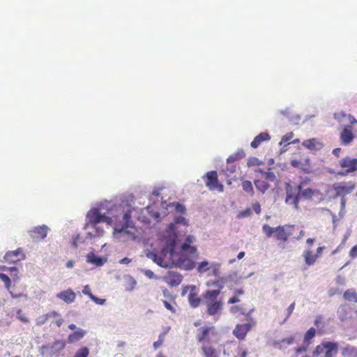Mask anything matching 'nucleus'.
<instances>
[{"mask_svg":"<svg viewBox=\"0 0 357 357\" xmlns=\"http://www.w3.org/2000/svg\"><path fill=\"white\" fill-rule=\"evenodd\" d=\"M301 198L303 197H301L300 193H297L296 195H294L291 204L294 206V208L296 209L298 208V204Z\"/></svg>","mask_w":357,"mask_h":357,"instance_id":"nucleus-48","label":"nucleus"},{"mask_svg":"<svg viewBox=\"0 0 357 357\" xmlns=\"http://www.w3.org/2000/svg\"><path fill=\"white\" fill-rule=\"evenodd\" d=\"M262 231L266 234V237L270 238L275 231V227H271L268 225L262 226Z\"/></svg>","mask_w":357,"mask_h":357,"instance_id":"nucleus-37","label":"nucleus"},{"mask_svg":"<svg viewBox=\"0 0 357 357\" xmlns=\"http://www.w3.org/2000/svg\"><path fill=\"white\" fill-rule=\"evenodd\" d=\"M202 349L204 357H218V351L215 348L204 345Z\"/></svg>","mask_w":357,"mask_h":357,"instance_id":"nucleus-30","label":"nucleus"},{"mask_svg":"<svg viewBox=\"0 0 357 357\" xmlns=\"http://www.w3.org/2000/svg\"><path fill=\"white\" fill-rule=\"evenodd\" d=\"M279 112L281 114L285 116L289 119V117L291 116V112L289 108H285L284 109H281Z\"/></svg>","mask_w":357,"mask_h":357,"instance_id":"nucleus-60","label":"nucleus"},{"mask_svg":"<svg viewBox=\"0 0 357 357\" xmlns=\"http://www.w3.org/2000/svg\"><path fill=\"white\" fill-rule=\"evenodd\" d=\"M342 168H347L350 173L357 171V158L345 157L340 161Z\"/></svg>","mask_w":357,"mask_h":357,"instance_id":"nucleus-12","label":"nucleus"},{"mask_svg":"<svg viewBox=\"0 0 357 357\" xmlns=\"http://www.w3.org/2000/svg\"><path fill=\"white\" fill-rule=\"evenodd\" d=\"M301 197L305 199H311L314 195V191L312 188L304 189L303 191L300 193Z\"/></svg>","mask_w":357,"mask_h":357,"instance_id":"nucleus-36","label":"nucleus"},{"mask_svg":"<svg viewBox=\"0 0 357 357\" xmlns=\"http://www.w3.org/2000/svg\"><path fill=\"white\" fill-rule=\"evenodd\" d=\"M51 317H56V312H50L47 314H43L41 316H39L36 319V323L38 326H41L46 323V321L50 319Z\"/></svg>","mask_w":357,"mask_h":357,"instance_id":"nucleus-28","label":"nucleus"},{"mask_svg":"<svg viewBox=\"0 0 357 357\" xmlns=\"http://www.w3.org/2000/svg\"><path fill=\"white\" fill-rule=\"evenodd\" d=\"M211 328L210 326H203L197 329V340L198 342H203L207 340Z\"/></svg>","mask_w":357,"mask_h":357,"instance_id":"nucleus-21","label":"nucleus"},{"mask_svg":"<svg viewBox=\"0 0 357 357\" xmlns=\"http://www.w3.org/2000/svg\"><path fill=\"white\" fill-rule=\"evenodd\" d=\"M167 236L165 241V249L171 251V257H176L178 255L177 252V248L178 245L179 240V231H169L167 229Z\"/></svg>","mask_w":357,"mask_h":357,"instance_id":"nucleus-4","label":"nucleus"},{"mask_svg":"<svg viewBox=\"0 0 357 357\" xmlns=\"http://www.w3.org/2000/svg\"><path fill=\"white\" fill-rule=\"evenodd\" d=\"M289 234L286 233L284 226H278L275 227L274 237L278 241H287L289 238Z\"/></svg>","mask_w":357,"mask_h":357,"instance_id":"nucleus-24","label":"nucleus"},{"mask_svg":"<svg viewBox=\"0 0 357 357\" xmlns=\"http://www.w3.org/2000/svg\"><path fill=\"white\" fill-rule=\"evenodd\" d=\"M335 194L333 196V199H337L339 197H344L345 195L351 193L355 188V185L351 183H335L333 185Z\"/></svg>","mask_w":357,"mask_h":357,"instance_id":"nucleus-6","label":"nucleus"},{"mask_svg":"<svg viewBox=\"0 0 357 357\" xmlns=\"http://www.w3.org/2000/svg\"><path fill=\"white\" fill-rule=\"evenodd\" d=\"M301 117L299 114H296L295 116H291L289 117V122L293 124H298V121L301 120Z\"/></svg>","mask_w":357,"mask_h":357,"instance_id":"nucleus-55","label":"nucleus"},{"mask_svg":"<svg viewBox=\"0 0 357 357\" xmlns=\"http://www.w3.org/2000/svg\"><path fill=\"white\" fill-rule=\"evenodd\" d=\"M208 262L206 260H204L200 262L197 266V271L200 273H205L208 268Z\"/></svg>","mask_w":357,"mask_h":357,"instance_id":"nucleus-42","label":"nucleus"},{"mask_svg":"<svg viewBox=\"0 0 357 357\" xmlns=\"http://www.w3.org/2000/svg\"><path fill=\"white\" fill-rule=\"evenodd\" d=\"M0 279L4 282L5 287L6 288L7 290L9 291L10 294L13 298H17L22 296L26 297V295L22 293L15 294L14 292L10 291L11 287V281L10 278L7 275L0 273Z\"/></svg>","mask_w":357,"mask_h":357,"instance_id":"nucleus-16","label":"nucleus"},{"mask_svg":"<svg viewBox=\"0 0 357 357\" xmlns=\"http://www.w3.org/2000/svg\"><path fill=\"white\" fill-rule=\"evenodd\" d=\"M205 177L207 178L206 181V185L210 190L216 189L217 185H218V174L216 171H210L205 174Z\"/></svg>","mask_w":357,"mask_h":357,"instance_id":"nucleus-15","label":"nucleus"},{"mask_svg":"<svg viewBox=\"0 0 357 357\" xmlns=\"http://www.w3.org/2000/svg\"><path fill=\"white\" fill-rule=\"evenodd\" d=\"M294 337L291 336L289 337L282 339L281 340L274 341L273 344L275 347H278L281 349L282 343H286L288 345H291L294 343Z\"/></svg>","mask_w":357,"mask_h":357,"instance_id":"nucleus-33","label":"nucleus"},{"mask_svg":"<svg viewBox=\"0 0 357 357\" xmlns=\"http://www.w3.org/2000/svg\"><path fill=\"white\" fill-rule=\"evenodd\" d=\"M172 205L174 206V210L176 212L182 213V214H184L185 213L186 208H185V205H183V204L176 202V203L172 204Z\"/></svg>","mask_w":357,"mask_h":357,"instance_id":"nucleus-43","label":"nucleus"},{"mask_svg":"<svg viewBox=\"0 0 357 357\" xmlns=\"http://www.w3.org/2000/svg\"><path fill=\"white\" fill-rule=\"evenodd\" d=\"M162 343V335L160 334L159 335L158 340L153 342V348L155 349H157L158 347H160L161 346Z\"/></svg>","mask_w":357,"mask_h":357,"instance_id":"nucleus-61","label":"nucleus"},{"mask_svg":"<svg viewBox=\"0 0 357 357\" xmlns=\"http://www.w3.org/2000/svg\"><path fill=\"white\" fill-rule=\"evenodd\" d=\"M126 202H122L119 204H114L111 202L104 201L102 202V206L105 209V215L108 221H106L107 225H112L114 220H117L119 216L122 214V212L125 211Z\"/></svg>","mask_w":357,"mask_h":357,"instance_id":"nucleus-3","label":"nucleus"},{"mask_svg":"<svg viewBox=\"0 0 357 357\" xmlns=\"http://www.w3.org/2000/svg\"><path fill=\"white\" fill-rule=\"evenodd\" d=\"M264 176L266 179H267L270 181H274L276 178L275 174L273 172H270V171L264 172Z\"/></svg>","mask_w":357,"mask_h":357,"instance_id":"nucleus-52","label":"nucleus"},{"mask_svg":"<svg viewBox=\"0 0 357 357\" xmlns=\"http://www.w3.org/2000/svg\"><path fill=\"white\" fill-rule=\"evenodd\" d=\"M4 261L8 264H15L25 259V255L22 248L16 250L7 252L4 255Z\"/></svg>","mask_w":357,"mask_h":357,"instance_id":"nucleus-7","label":"nucleus"},{"mask_svg":"<svg viewBox=\"0 0 357 357\" xmlns=\"http://www.w3.org/2000/svg\"><path fill=\"white\" fill-rule=\"evenodd\" d=\"M86 334V331L82 328L77 329L68 334V343H75L82 339Z\"/></svg>","mask_w":357,"mask_h":357,"instance_id":"nucleus-20","label":"nucleus"},{"mask_svg":"<svg viewBox=\"0 0 357 357\" xmlns=\"http://www.w3.org/2000/svg\"><path fill=\"white\" fill-rule=\"evenodd\" d=\"M349 256L351 258L357 257V245L351 248L349 252Z\"/></svg>","mask_w":357,"mask_h":357,"instance_id":"nucleus-59","label":"nucleus"},{"mask_svg":"<svg viewBox=\"0 0 357 357\" xmlns=\"http://www.w3.org/2000/svg\"><path fill=\"white\" fill-rule=\"evenodd\" d=\"M294 308H295V303L293 302L291 304H290V305L286 310V317L284 319L283 323H284L287 320V319L290 317V315L291 314Z\"/></svg>","mask_w":357,"mask_h":357,"instance_id":"nucleus-47","label":"nucleus"},{"mask_svg":"<svg viewBox=\"0 0 357 357\" xmlns=\"http://www.w3.org/2000/svg\"><path fill=\"white\" fill-rule=\"evenodd\" d=\"M237 160L244 158L245 153L243 149L238 150L235 153L233 154Z\"/></svg>","mask_w":357,"mask_h":357,"instance_id":"nucleus-54","label":"nucleus"},{"mask_svg":"<svg viewBox=\"0 0 357 357\" xmlns=\"http://www.w3.org/2000/svg\"><path fill=\"white\" fill-rule=\"evenodd\" d=\"M132 210V208H131V206L128 202H126L125 211L123 212H122L123 222L119 229H118V228L114 229L115 232L122 233V232L126 231L128 228H130V227L132 228L133 227L132 222L131 220Z\"/></svg>","mask_w":357,"mask_h":357,"instance_id":"nucleus-5","label":"nucleus"},{"mask_svg":"<svg viewBox=\"0 0 357 357\" xmlns=\"http://www.w3.org/2000/svg\"><path fill=\"white\" fill-rule=\"evenodd\" d=\"M105 208L100 202L97 207L92 208L86 214L87 222L85 224L84 229L88 230L86 238H92L95 236H101L104 230L98 225L100 222L108 221L106 218Z\"/></svg>","mask_w":357,"mask_h":357,"instance_id":"nucleus-1","label":"nucleus"},{"mask_svg":"<svg viewBox=\"0 0 357 357\" xmlns=\"http://www.w3.org/2000/svg\"><path fill=\"white\" fill-rule=\"evenodd\" d=\"M84 242V239L82 237H81L79 234H77L75 237H73V241L71 242V245L74 248H77L79 243H83Z\"/></svg>","mask_w":357,"mask_h":357,"instance_id":"nucleus-39","label":"nucleus"},{"mask_svg":"<svg viewBox=\"0 0 357 357\" xmlns=\"http://www.w3.org/2000/svg\"><path fill=\"white\" fill-rule=\"evenodd\" d=\"M251 325L249 323L238 324L233 331L234 335L240 340L245 339L247 333L250 331Z\"/></svg>","mask_w":357,"mask_h":357,"instance_id":"nucleus-11","label":"nucleus"},{"mask_svg":"<svg viewBox=\"0 0 357 357\" xmlns=\"http://www.w3.org/2000/svg\"><path fill=\"white\" fill-rule=\"evenodd\" d=\"M271 139V136L267 132H263L257 135L250 144L253 149H257L261 142Z\"/></svg>","mask_w":357,"mask_h":357,"instance_id":"nucleus-19","label":"nucleus"},{"mask_svg":"<svg viewBox=\"0 0 357 357\" xmlns=\"http://www.w3.org/2000/svg\"><path fill=\"white\" fill-rule=\"evenodd\" d=\"M340 138L342 145H349L354 139L352 127L347 125L344 126Z\"/></svg>","mask_w":357,"mask_h":357,"instance_id":"nucleus-10","label":"nucleus"},{"mask_svg":"<svg viewBox=\"0 0 357 357\" xmlns=\"http://www.w3.org/2000/svg\"><path fill=\"white\" fill-rule=\"evenodd\" d=\"M182 275L175 271H169L165 277V282L171 287H176L182 282Z\"/></svg>","mask_w":357,"mask_h":357,"instance_id":"nucleus-13","label":"nucleus"},{"mask_svg":"<svg viewBox=\"0 0 357 357\" xmlns=\"http://www.w3.org/2000/svg\"><path fill=\"white\" fill-rule=\"evenodd\" d=\"M89 354V349L86 347L79 349L74 357H87Z\"/></svg>","mask_w":357,"mask_h":357,"instance_id":"nucleus-38","label":"nucleus"},{"mask_svg":"<svg viewBox=\"0 0 357 357\" xmlns=\"http://www.w3.org/2000/svg\"><path fill=\"white\" fill-rule=\"evenodd\" d=\"M145 255L146 257L152 259L154 263H155L156 264L161 267H164L163 257H159L156 252L147 250L145 251Z\"/></svg>","mask_w":357,"mask_h":357,"instance_id":"nucleus-23","label":"nucleus"},{"mask_svg":"<svg viewBox=\"0 0 357 357\" xmlns=\"http://www.w3.org/2000/svg\"><path fill=\"white\" fill-rule=\"evenodd\" d=\"M294 136L293 132H288L287 134L282 136L281 141L279 143V145L281 146L283 143L287 142L290 140Z\"/></svg>","mask_w":357,"mask_h":357,"instance_id":"nucleus-50","label":"nucleus"},{"mask_svg":"<svg viewBox=\"0 0 357 357\" xmlns=\"http://www.w3.org/2000/svg\"><path fill=\"white\" fill-rule=\"evenodd\" d=\"M82 293L85 295H87L91 299V296H94L91 291V289L89 287V285H86L84 287L83 289H82Z\"/></svg>","mask_w":357,"mask_h":357,"instance_id":"nucleus-56","label":"nucleus"},{"mask_svg":"<svg viewBox=\"0 0 357 357\" xmlns=\"http://www.w3.org/2000/svg\"><path fill=\"white\" fill-rule=\"evenodd\" d=\"M343 297L345 300L357 303V293L354 289H347L344 291Z\"/></svg>","mask_w":357,"mask_h":357,"instance_id":"nucleus-29","label":"nucleus"},{"mask_svg":"<svg viewBox=\"0 0 357 357\" xmlns=\"http://www.w3.org/2000/svg\"><path fill=\"white\" fill-rule=\"evenodd\" d=\"M300 169L305 174H310L312 172V169L310 166V159L305 158L303 161H301Z\"/></svg>","mask_w":357,"mask_h":357,"instance_id":"nucleus-34","label":"nucleus"},{"mask_svg":"<svg viewBox=\"0 0 357 357\" xmlns=\"http://www.w3.org/2000/svg\"><path fill=\"white\" fill-rule=\"evenodd\" d=\"M307 347H308V345L305 344V345H303L301 347L296 348V354H302L303 352H305L307 349Z\"/></svg>","mask_w":357,"mask_h":357,"instance_id":"nucleus-63","label":"nucleus"},{"mask_svg":"<svg viewBox=\"0 0 357 357\" xmlns=\"http://www.w3.org/2000/svg\"><path fill=\"white\" fill-rule=\"evenodd\" d=\"M242 188L246 192L251 193L252 195H253L254 189L251 181L248 180L243 181Z\"/></svg>","mask_w":357,"mask_h":357,"instance_id":"nucleus-35","label":"nucleus"},{"mask_svg":"<svg viewBox=\"0 0 357 357\" xmlns=\"http://www.w3.org/2000/svg\"><path fill=\"white\" fill-rule=\"evenodd\" d=\"M130 282V287H126V290L128 291H132L137 285V281L132 276L128 277Z\"/></svg>","mask_w":357,"mask_h":357,"instance_id":"nucleus-49","label":"nucleus"},{"mask_svg":"<svg viewBox=\"0 0 357 357\" xmlns=\"http://www.w3.org/2000/svg\"><path fill=\"white\" fill-rule=\"evenodd\" d=\"M341 354L343 357H357V348L348 344L342 349Z\"/></svg>","mask_w":357,"mask_h":357,"instance_id":"nucleus-25","label":"nucleus"},{"mask_svg":"<svg viewBox=\"0 0 357 357\" xmlns=\"http://www.w3.org/2000/svg\"><path fill=\"white\" fill-rule=\"evenodd\" d=\"M107 261V258L105 257L98 256L93 252H91L86 255V262L89 264H93L96 266H103Z\"/></svg>","mask_w":357,"mask_h":357,"instance_id":"nucleus-14","label":"nucleus"},{"mask_svg":"<svg viewBox=\"0 0 357 357\" xmlns=\"http://www.w3.org/2000/svg\"><path fill=\"white\" fill-rule=\"evenodd\" d=\"M17 317L23 323H28L29 321V318L24 313H22V310H17Z\"/></svg>","mask_w":357,"mask_h":357,"instance_id":"nucleus-44","label":"nucleus"},{"mask_svg":"<svg viewBox=\"0 0 357 357\" xmlns=\"http://www.w3.org/2000/svg\"><path fill=\"white\" fill-rule=\"evenodd\" d=\"M255 185L256 188L262 193H264L270 186L268 183L261 180H255Z\"/></svg>","mask_w":357,"mask_h":357,"instance_id":"nucleus-32","label":"nucleus"},{"mask_svg":"<svg viewBox=\"0 0 357 357\" xmlns=\"http://www.w3.org/2000/svg\"><path fill=\"white\" fill-rule=\"evenodd\" d=\"M261 164H262V162L260 161L258 158H257L255 157L250 158L248 160V162H247V165L249 167H254V166H259V165H261Z\"/></svg>","mask_w":357,"mask_h":357,"instance_id":"nucleus-40","label":"nucleus"},{"mask_svg":"<svg viewBox=\"0 0 357 357\" xmlns=\"http://www.w3.org/2000/svg\"><path fill=\"white\" fill-rule=\"evenodd\" d=\"M183 225L187 227L189 225V222L188 220L183 216H176L174 219V222L168 225L167 229L169 231H178L177 229V225Z\"/></svg>","mask_w":357,"mask_h":357,"instance_id":"nucleus-17","label":"nucleus"},{"mask_svg":"<svg viewBox=\"0 0 357 357\" xmlns=\"http://www.w3.org/2000/svg\"><path fill=\"white\" fill-rule=\"evenodd\" d=\"M195 240V238L192 235H188L185 237L184 242L181 244L183 245V248H186L187 245H191Z\"/></svg>","mask_w":357,"mask_h":357,"instance_id":"nucleus-46","label":"nucleus"},{"mask_svg":"<svg viewBox=\"0 0 357 357\" xmlns=\"http://www.w3.org/2000/svg\"><path fill=\"white\" fill-rule=\"evenodd\" d=\"M236 276V273H234V275H229L228 277L224 278H221L218 280H217L216 281H215L213 282V285L215 287H218V289L217 290H220V291H221L222 289H223L224 287V284H225V282H227V281H231L233 280L234 278Z\"/></svg>","mask_w":357,"mask_h":357,"instance_id":"nucleus-27","label":"nucleus"},{"mask_svg":"<svg viewBox=\"0 0 357 357\" xmlns=\"http://www.w3.org/2000/svg\"><path fill=\"white\" fill-rule=\"evenodd\" d=\"M144 273L146 276H147L150 279L155 278L154 273L151 270H149V269L144 270Z\"/></svg>","mask_w":357,"mask_h":357,"instance_id":"nucleus-64","label":"nucleus"},{"mask_svg":"<svg viewBox=\"0 0 357 357\" xmlns=\"http://www.w3.org/2000/svg\"><path fill=\"white\" fill-rule=\"evenodd\" d=\"M303 257H304L305 263L307 266L313 265L317 259L315 255H312V252L310 250H305L303 253Z\"/></svg>","mask_w":357,"mask_h":357,"instance_id":"nucleus-26","label":"nucleus"},{"mask_svg":"<svg viewBox=\"0 0 357 357\" xmlns=\"http://www.w3.org/2000/svg\"><path fill=\"white\" fill-rule=\"evenodd\" d=\"M252 213L250 208H246L245 210L239 212L237 217L238 218H248L250 217Z\"/></svg>","mask_w":357,"mask_h":357,"instance_id":"nucleus-45","label":"nucleus"},{"mask_svg":"<svg viewBox=\"0 0 357 357\" xmlns=\"http://www.w3.org/2000/svg\"><path fill=\"white\" fill-rule=\"evenodd\" d=\"M316 334V330L314 328H310L305 333L304 335L303 344L309 345L310 344V340L313 339Z\"/></svg>","mask_w":357,"mask_h":357,"instance_id":"nucleus-31","label":"nucleus"},{"mask_svg":"<svg viewBox=\"0 0 357 357\" xmlns=\"http://www.w3.org/2000/svg\"><path fill=\"white\" fill-rule=\"evenodd\" d=\"M197 252V248L195 246L189 245L186 248H183V245L180 246V256L178 258V262L183 264L186 260L189 259L190 257L194 256Z\"/></svg>","mask_w":357,"mask_h":357,"instance_id":"nucleus-9","label":"nucleus"},{"mask_svg":"<svg viewBox=\"0 0 357 357\" xmlns=\"http://www.w3.org/2000/svg\"><path fill=\"white\" fill-rule=\"evenodd\" d=\"M252 208L257 214H259L261 213V206L259 202L253 204Z\"/></svg>","mask_w":357,"mask_h":357,"instance_id":"nucleus-62","label":"nucleus"},{"mask_svg":"<svg viewBox=\"0 0 357 357\" xmlns=\"http://www.w3.org/2000/svg\"><path fill=\"white\" fill-rule=\"evenodd\" d=\"M49 228L43 225L34 227L33 229L29 231L31 238L33 241H40L44 239L48 232Z\"/></svg>","mask_w":357,"mask_h":357,"instance_id":"nucleus-8","label":"nucleus"},{"mask_svg":"<svg viewBox=\"0 0 357 357\" xmlns=\"http://www.w3.org/2000/svg\"><path fill=\"white\" fill-rule=\"evenodd\" d=\"M163 303H164L165 307L167 310H170L171 312H172L174 313L176 312V309L172 305V304L169 302H168L167 301H163Z\"/></svg>","mask_w":357,"mask_h":357,"instance_id":"nucleus-58","label":"nucleus"},{"mask_svg":"<svg viewBox=\"0 0 357 357\" xmlns=\"http://www.w3.org/2000/svg\"><path fill=\"white\" fill-rule=\"evenodd\" d=\"M195 286L191 287L190 292L188 294V301L192 307H197L200 303L201 299L197 296V295L194 292L195 290Z\"/></svg>","mask_w":357,"mask_h":357,"instance_id":"nucleus-22","label":"nucleus"},{"mask_svg":"<svg viewBox=\"0 0 357 357\" xmlns=\"http://www.w3.org/2000/svg\"><path fill=\"white\" fill-rule=\"evenodd\" d=\"M75 296L76 295L73 291L70 289H68V303L73 302Z\"/></svg>","mask_w":357,"mask_h":357,"instance_id":"nucleus-57","label":"nucleus"},{"mask_svg":"<svg viewBox=\"0 0 357 357\" xmlns=\"http://www.w3.org/2000/svg\"><path fill=\"white\" fill-rule=\"evenodd\" d=\"M50 319H51L52 324L56 325L58 327L61 326L63 323V319L58 313H56V317H51Z\"/></svg>","mask_w":357,"mask_h":357,"instance_id":"nucleus-41","label":"nucleus"},{"mask_svg":"<svg viewBox=\"0 0 357 357\" xmlns=\"http://www.w3.org/2000/svg\"><path fill=\"white\" fill-rule=\"evenodd\" d=\"M91 300L93 302H95L96 304L100 305H104L106 302V299L98 298L95 295L91 296Z\"/></svg>","mask_w":357,"mask_h":357,"instance_id":"nucleus-53","label":"nucleus"},{"mask_svg":"<svg viewBox=\"0 0 357 357\" xmlns=\"http://www.w3.org/2000/svg\"><path fill=\"white\" fill-rule=\"evenodd\" d=\"M187 261H188L186 264H184V263L182 264L181 262H179V264H180V265H183L185 270L190 271V270L193 269L195 266V263L194 261H190L188 259Z\"/></svg>","mask_w":357,"mask_h":357,"instance_id":"nucleus-51","label":"nucleus"},{"mask_svg":"<svg viewBox=\"0 0 357 357\" xmlns=\"http://www.w3.org/2000/svg\"><path fill=\"white\" fill-rule=\"evenodd\" d=\"M302 144L305 148L313 151L320 150L324 146L323 144L315 138L305 140Z\"/></svg>","mask_w":357,"mask_h":357,"instance_id":"nucleus-18","label":"nucleus"},{"mask_svg":"<svg viewBox=\"0 0 357 357\" xmlns=\"http://www.w3.org/2000/svg\"><path fill=\"white\" fill-rule=\"evenodd\" d=\"M220 290L208 289L204 294V303L207 307L206 312L209 315H215L221 312L223 306V302L221 299L218 300Z\"/></svg>","mask_w":357,"mask_h":357,"instance_id":"nucleus-2","label":"nucleus"}]
</instances>
